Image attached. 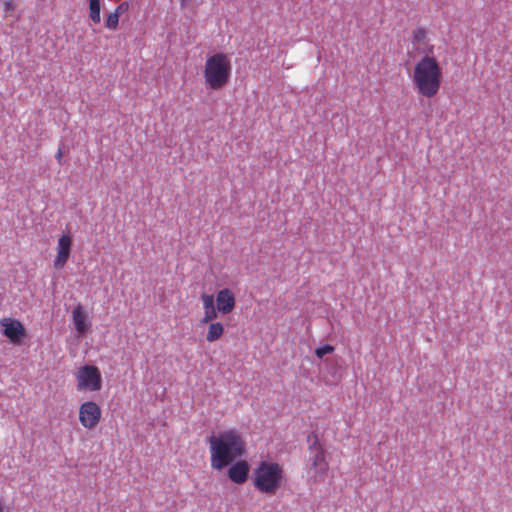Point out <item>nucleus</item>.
Listing matches in <instances>:
<instances>
[{
	"label": "nucleus",
	"instance_id": "nucleus-1",
	"mask_svg": "<svg viewBox=\"0 0 512 512\" xmlns=\"http://www.w3.org/2000/svg\"><path fill=\"white\" fill-rule=\"evenodd\" d=\"M210 453V466L223 470L246 453V443L236 429L219 431L207 437Z\"/></svg>",
	"mask_w": 512,
	"mask_h": 512
},
{
	"label": "nucleus",
	"instance_id": "nucleus-2",
	"mask_svg": "<svg viewBox=\"0 0 512 512\" xmlns=\"http://www.w3.org/2000/svg\"><path fill=\"white\" fill-rule=\"evenodd\" d=\"M433 50V45L423 50L425 55L415 63L411 74L413 87L420 96L425 98L435 97L442 83V68L433 55Z\"/></svg>",
	"mask_w": 512,
	"mask_h": 512
},
{
	"label": "nucleus",
	"instance_id": "nucleus-3",
	"mask_svg": "<svg viewBox=\"0 0 512 512\" xmlns=\"http://www.w3.org/2000/svg\"><path fill=\"white\" fill-rule=\"evenodd\" d=\"M232 66L227 54L219 52L206 59L203 76L206 86L214 91L223 89L230 82Z\"/></svg>",
	"mask_w": 512,
	"mask_h": 512
},
{
	"label": "nucleus",
	"instance_id": "nucleus-4",
	"mask_svg": "<svg viewBox=\"0 0 512 512\" xmlns=\"http://www.w3.org/2000/svg\"><path fill=\"white\" fill-rule=\"evenodd\" d=\"M284 470L280 464L261 461L253 471V485L260 493L274 495L282 486Z\"/></svg>",
	"mask_w": 512,
	"mask_h": 512
},
{
	"label": "nucleus",
	"instance_id": "nucleus-5",
	"mask_svg": "<svg viewBox=\"0 0 512 512\" xmlns=\"http://www.w3.org/2000/svg\"><path fill=\"white\" fill-rule=\"evenodd\" d=\"M308 443L309 458L306 467L308 479L313 484L323 482L329 470L325 450L315 434L308 437Z\"/></svg>",
	"mask_w": 512,
	"mask_h": 512
},
{
	"label": "nucleus",
	"instance_id": "nucleus-6",
	"mask_svg": "<svg viewBox=\"0 0 512 512\" xmlns=\"http://www.w3.org/2000/svg\"><path fill=\"white\" fill-rule=\"evenodd\" d=\"M76 388L80 392H97L102 388V375L97 366L84 365L76 373Z\"/></svg>",
	"mask_w": 512,
	"mask_h": 512
},
{
	"label": "nucleus",
	"instance_id": "nucleus-7",
	"mask_svg": "<svg viewBox=\"0 0 512 512\" xmlns=\"http://www.w3.org/2000/svg\"><path fill=\"white\" fill-rule=\"evenodd\" d=\"M102 411L94 401H85L79 406L78 418L80 424L87 430L95 429L100 423Z\"/></svg>",
	"mask_w": 512,
	"mask_h": 512
},
{
	"label": "nucleus",
	"instance_id": "nucleus-8",
	"mask_svg": "<svg viewBox=\"0 0 512 512\" xmlns=\"http://www.w3.org/2000/svg\"><path fill=\"white\" fill-rule=\"evenodd\" d=\"M0 326L3 328L2 334L15 345H20L27 335L23 324L17 319L11 317L2 318Z\"/></svg>",
	"mask_w": 512,
	"mask_h": 512
},
{
	"label": "nucleus",
	"instance_id": "nucleus-9",
	"mask_svg": "<svg viewBox=\"0 0 512 512\" xmlns=\"http://www.w3.org/2000/svg\"><path fill=\"white\" fill-rule=\"evenodd\" d=\"M71 247H72V238L70 235L64 234L58 239V243H57V247H56L57 254L53 261V267L56 270H60L66 265L67 261L70 258Z\"/></svg>",
	"mask_w": 512,
	"mask_h": 512
},
{
	"label": "nucleus",
	"instance_id": "nucleus-10",
	"mask_svg": "<svg viewBox=\"0 0 512 512\" xmlns=\"http://www.w3.org/2000/svg\"><path fill=\"white\" fill-rule=\"evenodd\" d=\"M250 471V465L246 460L234 461L229 465L227 474L229 479L235 484H243L247 481Z\"/></svg>",
	"mask_w": 512,
	"mask_h": 512
},
{
	"label": "nucleus",
	"instance_id": "nucleus-11",
	"mask_svg": "<svg viewBox=\"0 0 512 512\" xmlns=\"http://www.w3.org/2000/svg\"><path fill=\"white\" fill-rule=\"evenodd\" d=\"M235 303L234 293L230 289L224 288L218 291L216 295V308L220 314L227 315L231 313L235 308Z\"/></svg>",
	"mask_w": 512,
	"mask_h": 512
},
{
	"label": "nucleus",
	"instance_id": "nucleus-12",
	"mask_svg": "<svg viewBox=\"0 0 512 512\" xmlns=\"http://www.w3.org/2000/svg\"><path fill=\"white\" fill-rule=\"evenodd\" d=\"M72 320L78 334L83 335L88 331L90 324L87 321V314L82 305L78 304L74 307Z\"/></svg>",
	"mask_w": 512,
	"mask_h": 512
},
{
	"label": "nucleus",
	"instance_id": "nucleus-13",
	"mask_svg": "<svg viewBox=\"0 0 512 512\" xmlns=\"http://www.w3.org/2000/svg\"><path fill=\"white\" fill-rule=\"evenodd\" d=\"M225 332L224 325L221 322H211L208 324L205 339L208 343L218 341Z\"/></svg>",
	"mask_w": 512,
	"mask_h": 512
},
{
	"label": "nucleus",
	"instance_id": "nucleus-14",
	"mask_svg": "<svg viewBox=\"0 0 512 512\" xmlns=\"http://www.w3.org/2000/svg\"><path fill=\"white\" fill-rule=\"evenodd\" d=\"M427 39H428V31L425 28L418 27L413 30L412 43L417 49H421V46H424V48H422V51H423L424 49L429 47L430 45L426 44Z\"/></svg>",
	"mask_w": 512,
	"mask_h": 512
},
{
	"label": "nucleus",
	"instance_id": "nucleus-15",
	"mask_svg": "<svg viewBox=\"0 0 512 512\" xmlns=\"http://www.w3.org/2000/svg\"><path fill=\"white\" fill-rule=\"evenodd\" d=\"M89 18L94 24L101 22V0H89Z\"/></svg>",
	"mask_w": 512,
	"mask_h": 512
},
{
	"label": "nucleus",
	"instance_id": "nucleus-16",
	"mask_svg": "<svg viewBox=\"0 0 512 512\" xmlns=\"http://www.w3.org/2000/svg\"><path fill=\"white\" fill-rule=\"evenodd\" d=\"M120 16L115 12L109 13L105 18V27L109 30H116L119 25Z\"/></svg>",
	"mask_w": 512,
	"mask_h": 512
},
{
	"label": "nucleus",
	"instance_id": "nucleus-17",
	"mask_svg": "<svg viewBox=\"0 0 512 512\" xmlns=\"http://www.w3.org/2000/svg\"><path fill=\"white\" fill-rule=\"evenodd\" d=\"M217 308L205 309L202 318L200 319L201 324H210L211 322H215L214 320L218 316Z\"/></svg>",
	"mask_w": 512,
	"mask_h": 512
},
{
	"label": "nucleus",
	"instance_id": "nucleus-18",
	"mask_svg": "<svg viewBox=\"0 0 512 512\" xmlns=\"http://www.w3.org/2000/svg\"><path fill=\"white\" fill-rule=\"evenodd\" d=\"M200 299L202 302L203 310L216 308V306H215L216 299L214 298V296L212 294L203 293L200 296Z\"/></svg>",
	"mask_w": 512,
	"mask_h": 512
},
{
	"label": "nucleus",
	"instance_id": "nucleus-19",
	"mask_svg": "<svg viewBox=\"0 0 512 512\" xmlns=\"http://www.w3.org/2000/svg\"><path fill=\"white\" fill-rule=\"evenodd\" d=\"M334 352V347L332 345L326 344L322 347H318L315 349V354L318 358H323L326 354H330Z\"/></svg>",
	"mask_w": 512,
	"mask_h": 512
},
{
	"label": "nucleus",
	"instance_id": "nucleus-20",
	"mask_svg": "<svg viewBox=\"0 0 512 512\" xmlns=\"http://www.w3.org/2000/svg\"><path fill=\"white\" fill-rule=\"evenodd\" d=\"M130 8V3L128 1L121 2L116 8L115 12L121 17L128 9Z\"/></svg>",
	"mask_w": 512,
	"mask_h": 512
},
{
	"label": "nucleus",
	"instance_id": "nucleus-21",
	"mask_svg": "<svg viewBox=\"0 0 512 512\" xmlns=\"http://www.w3.org/2000/svg\"><path fill=\"white\" fill-rule=\"evenodd\" d=\"M3 9L6 13L13 12L16 9V4L13 0H3Z\"/></svg>",
	"mask_w": 512,
	"mask_h": 512
},
{
	"label": "nucleus",
	"instance_id": "nucleus-22",
	"mask_svg": "<svg viewBox=\"0 0 512 512\" xmlns=\"http://www.w3.org/2000/svg\"><path fill=\"white\" fill-rule=\"evenodd\" d=\"M55 158H56V160L58 161L59 164L62 163L63 152H62L61 148L58 149L57 153L55 154Z\"/></svg>",
	"mask_w": 512,
	"mask_h": 512
}]
</instances>
